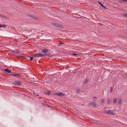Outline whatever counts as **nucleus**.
<instances>
[{
  "instance_id": "f257e3e1",
  "label": "nucleus",
  "mask_w": 127,
  "mask_h": 127,
  "mask_svg": "<svg viewBox=\"0 0 127 127\" xmlns=\"http://www.w3.org/2000/svg\"><path fill=\"white\" fill-rule=\"evenodd\" d=\"M39 53L40 54V57L42 56L47 55L50 54V53L48 52V50L47 49H44L41 53Z\"/></svg>"
},
{
  "instance_id": "f03ea898",
  "label": "nucleus",
  "mask_w": 127,
  "mask_h": 127,
  "mask_svg": "<svg viewBox=\"0 0 127 127\" xmlns=\"http://www.w3.org/2000/svg\"><path fill=\"white\" fill-rule=\"evenodd\" d=\"M104 113L109 114H111L112 115H114V113L111 110L105 111L104 112Z\"/></svg>"
},
{
  "instance_id": "7ed1b4c3",
  "label": "nucleus",
  "mask_w": 127,
  "mask_h": 127,
  "mask_svg": "<svg viewBox=\"0 0 127 127\" xmlns=\"http://www.w3.org/2000/svg\"><path fill=\"white\" fill-rule=\"evenodd\" d=\"M54 95H56L60 96H64L65 95V94L64 93H55L54 94Z\"/></svg>"
},
{
  "instance_id": "20e7f679",
  "label": "nucleus",
  "mask_w": 127,
  "mask_h": 127,
  "mask_svg": "<svg viewBox=\"0 0 127 127\" xmlns=\"http://www.w3.org/2000/svg\"><path fill=\"white\" fill-rule=\"evenodd\" d=\"M21 84V82L19 81H17L14 82L13 84L15 85L19 86Z\"/></svg>"
},
{
  "instance_id": "39448f33",
  "label": "nucleus",
  "mask_w": 127,
  "mask_h": 127,
  "mask_svg": "<svg viewBox=\"0 0 127 127\" xmlns=\"http://www.w3.org/2000/svg\"><path fill=\"white\" fill-rule=\"evenodd\" d=\"M33 57H40V54L39 53L36 54H34L32 55Z\"/></svg>"
},
{
  "instance_id": "423d86ee",
  "label": "nucleus",
  "mask_w": 127,
  "mask_h": 127,
  "mask_svg": "<svg viewBox=\"0 0 127 127\" xmlns=\"http://www.w3.org/2000/svg\"><path fill=\"white\" fill-rule=\"evenodd\" d=\"M90 105H93L94 106H95L96 105V104L95 102L94 101H93L90 103Z\"/></svg>"
},
{
  "instance_id": "0eeeda50",
  "label": "nucleus",
  "mask_w": 127,
  "mask_h": 127,
  "mask_svg": "<svg viewBox=\"0 0 127 127\" xmlns=\"http://www.w3.org/2000/svg\"><path fill=\"white\" fill-rule=\"evenodd\" d=\"M12 75L13 76H14L15 77H18L19 76H20V74H14Z\"/></svg>"
},
{
  "instance_id": "6e6552de",
  "label": "nucleus",
  "mask_w": 127,
  "mask_h": 127,
  "mask_svg": "<svg viewBox=\"0 0 127 127\" xmlns=\"http://www.w3.org/2000/svg\"><path fill=\"white\" fill-rule=\"evenodd\" d=\"M4 71L6 72H7L9 73H11V71L9 70L8 69H4Z\"/></svg>"
},
{
  "instance_id": "1a4fd4ad",
  "label": "nucleus",
  "mask_w": 127,
  "mask_h": 127,
  "mask_svg": "<svg viewBox=\"0 0 127 127\" xmlns=\"http://www.w3.org/2000/svg\"><path fill=\"white\" fill-rule=\"evenodd\" d=\"M17 58L19 59L20 58H25V57L24 56H18L17 57Z\"/></svg>"
},
{
  "instance_id": "9d476101",
  "label": "nucleus",
  "mask_w": 127,
  "mask_h": 127,
  "mask_svg": "<svg viewBox=\"0 0 127 127\" xmlns=\"http://www.w3.org/2000/svg\"><path fill=\"white\" fill-rule=\"evenodd\" d=\"M6 25H3L0 24V27H3L4 28H6Z\"/></svg>"
},
{
  "instance_id": "9b49d317",
  "label": "nucleus",
  "mask_w": 127,
  "mask_h": 127,
  "mask_svg": "<svg viewBox=\"0 0 127 127\" xmlns=\"http://www.w3.org/2000/svg\"><path fill=\"white\" fill-rule=\"evenodd\" d=\"M122 99H120L118 100V102L119 104H120L122 103Z\"/></svg>"
},
{
  "instance_id": "f8f14e48",
  "label": "nucleus",
  "mask_w": 127,
  "mask_h": 127,
  "mask_svg": "<svg viewBox=\"0 0 127 127\" xmlns=\"http://www.w3.org/2000/svg\"><path fill=\"white\" fill-rule=\"evenodd\" d=\"M117 99L116 98L113 99V102L114 103H116L117 102Z\"/></svg>"
},
{
  "instance_id": "ddd939ff",
  "label": "nucleus",
  "mask_w": 127,
  "mask_h": 127,
  "mask_svg": "<svg viewBox=\"0 0 127 127\" xmlns=\"http://www.w3.org/2000/svg\"><path fill=\"white\" fill-rule=\"evenodd\" d=\"M76 90L77 93L78 94L79 93V89L78 88H77L76 89Z\"/></svg>"
},
{
  "instance_id": "4468645a",
  "label": "nucleus",
  "mask_w": 127,
  "mask_h": 127,
  "mask_svg": "<svg viewBox=\"0 0 127 127\" xmlns=\"http://www.w3.org/2000/svg\"><path fill=\"white\" fill-rule=\"evenodd\" d=\"M107 103L108 104H109L110 103V98H108L107 99Z\"/></svg>"
},
{
  "instance_id": "2eb2a0df",
  "label": "nucleus",
  "mask_w": 127,
  "mask_h": 127,
  "mask_svg": "<svg viewBox=\"0 0 127 127\" xmlns=\"http://www.w3.org/2000/svg\"><path fill=\"white\" fill-rule=\"evenodd\" d=\"M54 25L55 26L58 27L59 26V25L58 24L56 23L54 24Z\"/></svg>"
},
{
  "instance_id": "dca6fc26",
  "label": "nucleus",
  "mask_w": 127,
  "mask_h": 127,
  "mask_svg": "<svg viewBox=\"0 0 127 127\" xmlns=\"http://www.w3.org/2000/svg\"><path fill=\"white\" fill-rule=\"evenodd\" d=\"M113 88L112 87H111L110 88V91L112 93V92L113 91Z\"/></svg>"
},
{
  "instance_id": "f3484780",
  "label": "nucleus",
  "mask_w": 127,
  "mask_h": 127,
  "mask_svg": "<svg viewBox=\"0 0 127 127\" xmlns=\"http://www.w3.org/2000/svg\"><path fill=\"white\" fill-rule=\"evenodd\" d=\"M51 93V92L50 91H48L47 92H46V94L47 95H49Z\"/></svg>"
},
{
  "instance_id": "a211bd4d",
  "label": "nucleus",
  "mask_w": 127,
  "mask_h": 127,
  "mask_svg": "<svg viewBox=\"0 0 127 127\" xmlns=\"http://www.w3.org/2000/svg\"><path fill=\"white\" fill-rule=\"evenodd\" d=\"M98 2L101 6H103V5L100 2L98 1Z\"/></svg>"
},
{
  "instance_id": "6ab92c4d",
  "label": "nucleus",
  "mask_w": 127,
  "mask_h": 127,
  "mask_svg": "<svg viewBox=\"0 0 127 127\" xmlns=\"http://www.w3.org/2000/svg\"><path fill=\"white\" fill-rule=\"evenodd\" d=\"M104 99H102L101 100V103H103L104 102Z\"/></svg>"
},
{
  "instance_id": "aec40b11",
  "label": "nucleus",
  "mask_w": 127,
  "mask_h": 127,
  "mask_svg": "<svg viewBox=\"0 0 127 127\" xmlns=\"http://www.w3.org/2000/svg\"><path fill=\"white\" fill-rule=\"evenodd\" d=\"M33 58V57L32 56H31L30 57V60L31 61H32V60Z\"/></svg>"
},
{
  "instance_id": "412c9836",
  "label": "nucleus",
  "mask_w": 127,
  "mask_h": 127,
  "mask_svg": "<svg viewBox=\"0 0 127 127\" xmlns=\"http://www.w3.org/2000/svg\"><path fill=\"white\" fill-rule=\"evenodd\" d=\"M72 55L73 56H76L77 55V54H75V53H73L72 54Z\"/></svg>"
},
{
  "instance_id": "4be33fe9",
  "label": "nucleus",
  "mask_w": 127,
  "mask_h": 127,
  "mask_svg": "<svg viewBox=\"0 0 127 127\" xmlns=\"http://www.w3.org/2000/svg\"><path fill=\"white\" fill-rule=\"evenodd\" d=\"M88 80L87 79H86L85 80V82H88Z\"/></svg>"
},
{
  "instance_id": "5701e85b",
  "label": "nucleus",
  "mask_w": 127,
  "mask_h": 127,
  "mask_svg": "<svg viewBox=\"0 0 127 127\" xmlns=\"http://www.w3.org/2000/svg\"><path fill=\"white\" fill-rule=\"evenodd\" d=\"M93 98H94V99H96V98H97V97L96 96H95V97H93Z\"/></svg>"
},
{
  "instance_id": "b1692460",
  "label": "nucleus",
  "mask_w": 127,
  "mask_h": 127,
  "mask_svg": "<svg viewBox=\"0 0 127 127\" xmlns=\"http://www.w3.org/2000/svg\"><path fill=\"white\" fill-rule=\"evenodd\" d=\"M123 15L124 16L127 17V14H125Z\"/></svg>"
},
{
  "instance_id": "393cba45",
  "label": "nucleus",
  "mask_w": 127,
  "mask_h": 127,
  "mask_svg": "<svg viewBox=\"0 0 127 127\" xmlns=\"http://www.w3.org/2000/svg\"><path fill=\"white\" fill-rule=\"evenodd\" d=\"M35 95L37 96H39V95L38 94H35Z\"/></svg>"
},
{
  "instance_id": "a878e982",
  "label": "nucleus",
  "mask_w": 127,
  "mask_h": 127,
  "mask_svg": "<svg viewBox=\"0 0 127 127\" xmlns=\"http://www.w3.org/2000/svg\"><path fill=\"white\" fill-rule=\"evenodd\" d=\"M102 7H103V8H105V6L103 5V6H102Z\"/></svg>"
},
{
  "instance_id": "bb28decb",
  "label": "nucleus",
  "mask_w": 127,
  "mask_h": 127,
  "mask_svg": "<svg viewBox=\"0 0 127 127\" xmlns=\"http://www.w3.org/2000/svg\"><path fill=\"white\" fill-rule=\"evenodd\" d=\"M35 93H33V94L34 95H35Z\"/></svg>"
}]
</instances>
